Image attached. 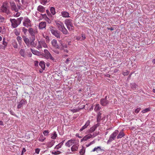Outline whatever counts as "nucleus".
<instances>
[{
	"mask_svg": "<svg viewBox=\"0 0 155 155\" xmlns=\"http://www.w3.org/2000/svg\"><path fill=\"white\" fill-rule=\"evenodd\" d=\"M34 41L33 40L31 42V46L36 47L38 49L41 48L42 47L45 48L47 47V45L44 40L38 41L36 43H35Z\"/></svg>",
	"mask_w": 155,
	"mask_h": 155,
	"instance_id": "nucleus-1",
	"label": "nucleus"
},
{
	"mask_svg": "<svg viewBox=\"0 0 155 155\" xmlns=\"http://www.w3.org/2000/svg\"><path fill=\"white\" fill-rule=\"evenodd\" d=\"M55 22L57 27L59 30L61 31L64 35L68 34V31L65 28L62 22L60 21H57Z\"/></svg>",
	"mask_w": 155,
	"mask_h": 155,
	"instance_id": "nucleus-2",
	"label": "nucleus"
},
{
	"mask_svg": "<svg viewBox=\"0 0 155 155\" xmlns=\"http://www.w3.org/2000/svg\"><path fill=\"white\" fill-rule=\"evenodd\" d=\"M23 18L21 17L16 19H10V21L11 23V26L14 28L17 27L20 24Z\"/></svg>",
	"mask_w": 155,
	"mask_h": 155,
	"instance_id": "nucleus-3",
	"label": "nucleus"
},
{
	"mask_svg": "<svg viewBox=\"0 0 155 155\" xmlns=\"http://www.w3.org/2000/svg\"><path fill=\"white\" fill-rule=\"evenodd\" d=\"M28 31L30 35L32 37V40H35V35L38 33L37 28H32L30 27L28 29Z\"/></svg>",
	"mask_w": 155,
	"mask_h": 155,
	"instance_id": "nucleus-4",
	"label": "nucleus"
},
{
	"mask_svg": "<svg viewBox=\"0 0 155 155\" xmlns=\"http://www.w3.org/2000/svg\"><path fill=\"white\" fill-rule=\"evenodd\" d=\"M49 29L51 34L54 35L57 38H59L60 37V34L58 32V31L56 30L55 28L53 27L52 26L49 27Z\"/></svg>",
	"mask_w": 155,
	"mask_h": 155,
	"instance_id": "nucleus-5",
	"label": "nucleus"
},
{
	"mask_svg": "<svg viewBox=\"0 0 155 155\" xmlns=\"http://www.w3.org/2000/svg\"><path fill=\"white\" fill-rule=\"evenodd\" d=\"M23 25L25 27L27 28L31 27L32 25L31 22L28 17H25L23 22Z\"/></svg>",
	"mask_w": 155,
	"mask_h": 155,
	"instance_id": "nucleus-6",
	"label": "nucleus"
},
{
	"mask_svg": "<svg viewBox=\"0 0 155 155\" xmlns=\"http://www.w3.org/2000/svg\"><path fill=\"white\" fill-rule=\"evenodd\" d=\"M118 132H119L118 130H115V131L110 135L109 139L107 141V143L111 142L114 140L116 136L118 133Z\"/></svg>",
	"mask_w": 155,
	"mask_h": 155,
	"instance_id": "nucleus-7",
	"label": "nucleus"
},
{
	"mask_svg": "<svg viewBox=\"0 0 155 155\" xmlns=\"http://www.w3.org/2000/svg\"><path fill=\"white\" fill-rule=\"evenodd\" d=\"M8 7V2H4L1 8V10L2 12H3L8 13L9 12V11L7 9Z\"/></svg>",
	"mask_w": 155,
	"mask_h": 155,
	"instance_id": "nucleus-8",
	"label": "nucleus"
},
{
	"mask_svg": "<svg viewBox=\"0 0 155 155\" xmlns=\"http://www.w3.org/2000/svg\"><path fill=\"white\" fill-rule=\"evenodd\" d=\"M44 52L45 54V57L47 59H50V60L54 61V59L52 56L48 51L47 49L44 50Z\"/></svg>",
	"mask_w": 155,
	"mask_h": 155,
	"instance_id": "nucleus-9",
	"label": "nucleus"
},
{
	"mask_svg": "<svg viewBox=\"0 0 155 155\" xmlns=\"http://www.w3.org/2000/svg\"><path fill=\"white\" fill-rule=\"evenodd\" d=\"M97 135V134L95 135L94 134H93V135L91 134H89L83 137L84 140V141H87L89 139L94 137Z\"/></svg>",
	"mask_w": 155,
	"mask_h": 155,
	"instance_id": "nucleus-10",
	"label": "nucleus"
},
{
	"mask_svg": "<svg viewBox=\"0 0 155 155\" xmlns=\"http://www.w3.org/2000/svg\"><path fill=\"white\" fill-rule=\"evenodd\" d=\"M26 101L24 99L21 100L19 102H18L17 108L18 109H20L21 108L23 105H25L26 103Z\"/></svg>",
	"mask_w": 155,
	"mask_h": 155,
	"instance_id": "nucleus-11",
	"label": "nucleus"
},
{
	"mask_svg": "<svg viewBox=\"0 0 155 155\" xmlns=\"http://www.w3.org/2000/svg\"><path fill=\"white\" fill-rule=\"evenodd\" d=\"M51 44L52 46L55 48L59 49L60 47L57 43V41L55 39H53L51 41Z\"/></svg>",
	"mask_w": 155,
	"mask_h": 155,
	"instance_id": "nucleus-12",
	"label": "nucleus"
},
{
	"mask_svg": "<svg viewBox=\"0 0 155 155\" xmlns=\"http://www.w3.org/2000/svg\"><path fill=\"white\" fill-rule=\"evenodd\" d=\"M104 149L101 148L100 146L95 147L91 151V152H94L96 151L97 153H98L99 151H104Z\"/></svg>",
	"mask_w": 155,
	"mask_h": 155,
	"instance_id": "nucleus-13",
	"label": "nucleus"
},
{
	"mask_svg": "<svg viewBox=\"0 0 155 155\" xmlns=\"http://www.w3.org/2000/svg\"><path fill=\"white\" fill-rule=\"evenodd\" d=\"M46 23L45 21H41L39 24L38 28L40 29H42L45 28Z\"/></svg>",
	"mask_w": 155,
	"mask_h": 155,
	"instance_id": "nucleus-14",
	"label": "nucleus"
},
{
	"mask_svg": "<svg viewBox=\"0 0 155 155\" xmlns=\"http://www.w3.org/2000/svg\"><path fill=\"white\" fill-rule=\"evenodd\" d=\"M106 97H106V98L102 99L101 100V104L102 106H106L108 103V101L106 99Z\"/></svg>",
	"mask_w": 155,
	"mask_h": 155,
	"instance_id": "nucleus-15",
	"label": "nucleus"
},
{
	"mask_svg": "<svg viewBox=\"0 0 155 155\" xmlns=\"http://www.w3.org/2000/svg\"><path fill=\"white\" fill-rule=\"evenodd\" d=\"M11 6L12 10H14L16 12L18 11V9L16 7L15 3L13 2H11L10 3Z\"/></svg>",
	"mask_w": 155,
	"mask_h": 155,
	"instance_id": "nucleus-16",
	"label": "nucleus"
},
{
	"mask_svg": "<svg viewBox=\"0 0 155 155\" xmlns=\"http://www.w3.org/2000/svg\"><path fill=\"white\" fill-rule=\"evenodd\" d=\"M74 140L73 139H71L68 140L65 144V146L68 147H70L74 143Z\"/></svg>",
	"mask_w": 155,
	"mask_h": 155,
	"instance_id": "nucleus-17",
	"label": "nucleus"
},
{
	"mask_svg": "<svg viewBox=\"0 0 155 155\" xmlns=\"http://www.w3.org/2000/svg\"><path fill=\"white\" fill-rule=\"evenodd\" d=\"M90 121L89 120H88L86 123L85 125L83 126L80 130V131L81 132L84 130L86 129L89 125Z\"/></svg>",
	"mask_w": 155,
	"mask_h": 155,
	"instance_id": "nucleus-18",
	"label": "nucleus"
},
{
	"mask_svg": "<svg viewBox=\"0 0 155 155\" xmlns=\"http://www.w3.org/2000/svg\"><path fill=\"white\" fill-rule=\"evenodd\" d=\"M23 40L27 46H29L31 45V42L30 43L29 39L28 38H27L26 36H23L22 37Z\"/></svg>",
	"mask_w": 155,
	"mask_h": 155,
	"instance_id": "nucleus-19",
	"label": "nucleus"
},
{
	"mask_svg": "<svg viewBox=\"0 0 155 155\" xmlns=\"http://www.w3.org/2000/svg\"><path fill=\"white\" fill-rule=\"evenodd\" d=\"M61 16L64 18H69L70 17L69 13L66 11L62 12H61Z\"/></svg>",
	"mask_w": 155,
	"mask_h": 155,
	"instance_id": "nucleus-20",
	"label": "nucleus"
},
{
	"mask_svg": "<svg viewBox=\"0 0 155 155\" xmlns=\"http://www.w3.org/2000/svg\"><path fill=\"white\" fill-rule=\"evenodd\" d=\"M42 17L48 23L50 24L51 23V20L47 17L46 14H42Z\"/></svg>",
	"mask_w": 155,
	"mask_h": 155,
	"instance_id": "nucleus-21",
	"label": "nucleus"
},
{
	"mask_svg": "<svg viewBox=\"0 0 155 155\" xmlns=\"http://www.w3.org/2000/svg\"><path fill=\"white\" fill-rule=\"evenodd\" d=\"M37 10L41 13H43L45 11V8L42 5H39L37 8Z\"/></svg>",
	"mask_w": 155,
	"mask_h": 155,
	"instance_id": "nucleus-22",
	"label": "nucleus"
},
{
	"mask_svg": "<svg viewBox=\"0 0 155 155\" xmlns=\"http://www.w3.org/2000/svg\"><path fill=\"white\" fill-rule=\"evenodd\" d=\"M79 145L77 144L74 145L71 147V151L72 152H75L78 150Z\"/></svg>",
	"mask_w": 155,
	"mask_h": 155,
	"instance_id": "nucleus-23",
	"label": "nucleus"
},
{
	"mask_svg": "<svg viewBox=\"0 0 155 155\" xmlns=\"http://www.w3.org/2000/svg\"><path fill=\"white\" fill-rule=\"evenodd\" d=\"M57 134L55 131H54L51 134V138L52 139H55L57 137Z\"/></svg>",
	"mask_w": 155,
	"mask_h": 155,
	"instance_id": "nucleus-24",
	"label": "nucleus"
},
{
	"mask_svg": "<svg viewBox=\"0 0 155 155\" xmlns=\"http://www.w3.org/2000/svg\"><path fill=\"white\" fill-rule=\"evenodd\" d=\"M125 135L124 134L123 132V131H121L119 134L117 136V139H120L122 138Z\"/></svg>",
	"mask_w": 155,
	"mask_h": 155,
	"instance_id": "nucleus-25",
	"label": "nucleus"
},
{
	"mask_svg": "<svg viewBox=\"0 0 155 155\" xmlns=\"http://www.w3.org/2000/svg\"><path fill=\"white\" fill-rule=\"evenodd\" d=\"M46 139L45 137L42 134H41L38 138V140L40 142H43Z\"/></svg>",
	"mask_w": 155,
	"mask_h": 155,
	"instance_id": "nucleus-26",
	"label": "nucleus"
},
{
	"mask_svg": "<svg viewBox=\"0 0 155 155\" xmlns=\"http://www.w3.org/2000/svg\"><path fill=\"white\" fill-rule=\"evenodd\" d=\"M101 114L100 112H99L97 113V122H100L101 120Z\"/></svg>",
	"mask_w": 155,
	"mask_h": 155,
	"instance_id": "nucleus-27",
	"label": "nucleus"
},
{
	"mask_svg": "<svg viewBox=\"0 0 155 155\" xmlns=\"http://www.w3.org/2000/svg\"><path fill=\"white\" fill-rule=\"evenodd\" d=\"M65 23L66 26L71 25L72 24V20L70 19H66L65 21Z\"/></svg>",
	"mask_w": 155,
	"mask_h": 155,
	"instance_id": "nucleus-28",
	"label": "nucleus"
},
{
	"mask_svg": "<svg viewBox=\"0 0 155 155\" xmlns=\"http://www.w3.org/2000/svg\"><path fill=\"white\" fill-rule=\"evenodd\" d=\"M130 86L133 90H136L137 87V85L135 83L130 84Z\"/></svg>",
	"mask_w": 155,
	"mask_h": 155,
	"instance_id": "nucleus-29",
	"label": "nucleus"
},
{
	"mask_svg": "<svg viewBox=\"0 0 155 155\" xmlns=\"http://www.w3.org/2000/svg\"><path fill=\"white\" fill-rule=\"evenodd\" d=\"M39 66L41 67L42 70H44L45 68V62L43 61H41L39 63Z\"/></svg>",
	"mask_w": 155,
	"mask_h": 155,
	"instance_id": "nucleus-30",
	"label": "nucleus"
},
{
	"mask_svg": "<svg viewBox=\"0 0 155 155\" xmlns=\"http://www.w3.org/2000/svg\"><path fill=\"white\" fill-rule=\"evenodd\" d=\"M85 148L83 146L82 147V149L80 150L79 151V153L81 155H84L85 153Z\"/></svg>",
	"mask_w": 155,
	"mask_h": 155,
	"instance_id": "nucleus-31",
	"label": "nucleus"
},
{
	"mask_svg": "<svg viewBox=\"0 0 155 155\" xmlns=\"http://www.w3.org/2000/svg\"><path fill=\"white\" fill-rule=\"evenodd\" d=\"M61 152L59 150H55L52 151V153L54 155H58L61 153Z\"/></svg>",
	"mask_w": 155,
	"mask_h": 155,
	"instance_id": "nucleus-32",
	"label": "nucleus"
},
{
	"mask_svg": "<svg viewBox=\"0 0 155 155\" xmlns=\"http://www.w3.org/2000/svg\"><path fill=\"white\" fill-rule=\"evenodd\" d=\"M50 10L51 14L53 15H54L55 14L56 12L55 9L54 7H51L50 8Z\"/></svg>",
	"mask_w": 155,
	"mask_h": 155,
	"instance_id": "nucleus-33",
	"label": "nucleus"
},
{
	"mask_svg": "<svg viewBox=\"0 0 155 155\" xmlns=\"http://www.w3.org/2000/svg\"><path fill=\"white\" fill-rule=\"evenodd\" d=\"M101 108L100 107L99 104H96L94 110L95 111H97L99 110Z\"/></svg>",
	"mask_w": 155,
	"mask_h": 155,
	"instance_id": "nucleus-34",
	"label": "nucleus"
},
{
	"mask_svg": "<svg viewBox=\"0 0 155 155\" xmlns=\"http://www.w3.org/2000/svg\"><path fill=\"white\" fill-rule=\"evenodd\" d=\"M49 131L48 130H45L43 131V134L44 136H48L49 135Z\"/></svg>",
	"mask_w": 155,
	"mask_h": 155,
	"instance_id": "nucleus-35",
	"label": "nucleus"
},
{
	"mask_svg": "<svg viewBox=\"0 0 155 155\" xmlns=\"http://www.w3.org/2000/svg\"><path fill=\"white\" fill-rule=\"evenodd\" d=\"M31 50L32 53L35 55H38L39 54V51H37L34 50L31 48Z\"/></svg>",
	"mask_w": 155,
	"mask_h": 155,
	"instance_id": "nucleus-36",
	"label": "nucleus"
},
{
	"mask_svg": "<svg viewBox=\"0 0 155 155\" xmlns=\"http://www.w3.org/2000/svg\"><path fill=\"white\" fill-rule=\"evenodd\" d=\"M67 28L69 31H72L74 29V26L73 25V24L67 26Z\"/></svg>",
	"mask_w": 155,
	"mask_h": 155,
	"instance_id": "nucleus-37",
	"label": "nucleus"
},
{
	"mask_svg": "<svg viewBox=\"0 0 155 155\" xmlns=\"http://www.w3.org/2000/svg\"><path fill=\"white\" fill-rule=\"evenodd\" d=\"M96 129V128L94 126H93L89 130V132L90 133H92L94 132Z\"/></svg>",
	"mask_w": 155,
	"mask_h": 155,
	"instance_id": "nucleus-38",
	"label": "nucleus"
},
{
	"mask_svg": "<svg viewBox=\"0 0 155 155\" xmlns=\"http://www.w3.org/2000/svg\"><path fill=\"white\" fill-rule=\"evenodd\" d=\"M5 20L4 18L0 15V23H5Z\"/></svg>",
	"mask_w": 155,
	"mask_h": 155,
	"instance_id": "nucleus-39",
	"label": "nucleus"
},
{
	"mask_svg": "<svg viewBox=\"0 0 155 155\" xmlns=\"http://www.w3.org/2000/svg\"><path fill=\"white\" fill-rule=\"evenodd\" d=\"M19 53L21 56L24 57L25 52L24 49H21L20 50Z\"/></svg>",
	"mask_w": 155,
	"mask_h": 155,
	"instance_id": "nucleus-40",
	"label": "nucleus"
},
{
	"mask_svg": "<svg viewBox=\"0 0 155 155\" xmlns=\"http://www.w3.org/2000/svg\"><path fill=\"white\" fill-rule=\"evenodd\" d=\"M17 40L19 44H21L22 42V38L20 36H18L17 38Z\"/></svg>",
	"mask_w": 155,
	"mask_h": 155,
	"instance_id": "nucleus-41",
	"label": "nucleus"
},
{
	"mask_svg": "<svg viewBox=\"0 0 155 155\" xmlns=\"http://www.w3.org/2000/svg\"><path fill=\"white\" fill-rule=\"evenodd\" d=\"M13 46L15 48H18V45L16 41H14L13 42Z\"/></svg>",
	"mask_w": 155,
	"mask_h": 155,
	"instance_id": "nucleus-42",
	"label": "nucleus"
},
{
	"mask_svg": "<svg viewBox=\"0 0 155 155\" xmlns=\"http://www.w3.org/2000/svg\"><path fill=\"white\" fill-rule=\"evenodd\" d=\"M22 31L24 32V34L26 35L28 30L25 27H22Z\"/></svg>",
	"mask_w": 155,
	"mask_h": 155,
	"instance_id": "nucleus-43",
	"label": "nucleus"
},
{
	"mask_svg": "<svg viewBox=\"0 0 155 155\" xmlns=\"http://www.w3.org/2000/svg\"><path fill=\"white\" fill-rule=\"evenodd\" d=\"M81 108H79V109L78 108V109L76 108V109H73L71 110L73 112V113H75L77 112L80 109H81Z\"/></svg>",
	"mask_w": 155,
	"mask_h": 155,
	"instance_id": "nucleus-44",
	"label": "nucleus"
},
{
	"mask_svg": "<svg viewBox=\"0 0 155 155\" xmlns=\"http://www.w3.org/2000/svg\"><path fill=\"white\" fill-rule=\"evenodd\" d=\"M150 110V109L149 108H147L143 110L141 112L143 113H146L148 111H149Z\"/></svg>",
	"mask_w": 155,
	"mask_h": 155,
	"instance_id": "nucleus-45",
	"label": "nucleus"
},
{
	"mask_svg": "<svg viewBox=\"0 0 155 155\" xmlns=\"http://www.w3.org/2000/svg\"><path fill=\"white\" fill-rule=\"evenodd\" d=\"M129 72L127 70L124 71L123 72V74L124 75H127L129 74Z\"/></svg>",
	"mask_w": 155,
	"mask_h": 155,
	"instance_id": "nucleus-46",
	"label": "nucleus"
},
{
	"mask_svg": "<svg viewBox=\"0 0 155 155\" xmlns=\"http://www.w3.org/2000/svg\"><path fill=\"white\" fill-rule=\"evenodd\" d=\"M61 45L62 47V48H60L59 49L61 50H62L63 49V48H66L67 47V45L66 44H61Z\"/></svg>",
	"mask_w": 155,
	"mask_h": 155,
	"instance_id": "nucleus-47",
	"label": "nucleus"
},
{
	"mask_svg": "<svg viewBox=\"0 0 155 155\" xmlns=\"http://www.w3.org/2000/svg\"><path fill=\"white\" fill-rule=\"evenodd\" d=\"M81 41L84 40L86 38L85 36V35L82 34L81 35Z\"/></svg>",
	"mask_w": 155,
	"mask_h": 155,
	"instance_id": "nucleus-48",
	"label": "nucleus"
},
{
	"mask_svg": "<svg viewBox=\"0 0 155 155\" xmlns=\"http://www.w3.org/2000/svg\"><path fill=\"white\" fill-rule=\"evenodd\" d=\"M61 146H60V145L59 144H58L55 146V147L54 148V149L57 150H58L60 148H61Z\"/></svg>",
	"mask_w": 155,
	"mask_h": 155,
	"instance_id": "nucleus-49",
	"label": "nucleus"
},
{
	"mask_svg": "<svg viewBox=\"0 0 155 155\" xmlns=\"http://www.w3.org/2000/svg\"><path fill=\"white\" fill-rule=\"evenodd\" d=\"M97 123L93 126L96 129L100 124V122H97Z\"/></svg>",
	"mask_w": 155,
	"mask_h": 155,
	"instance_id": "nucleus-50",
	"label": "nucleus"
},
{
	"mask_svg": "<svg viewBox=\"0 0 155 155\" xmlns=\"http://www.w3.org/2000/svg\"><path fill=\"white\" fill-rule=\"evenodd\" d=\"M140 110H141L140 108V107L138 108L135 110L134 112L135 113H137L138 112H139Z\"/></svg>",
	"mask_w": 155,
	"mask_h": 155,
	"instance_id": "nucleus-51",
	"label": "nucleus"
},
{
	"mask_svg": "<svg viewBox=\"0 0 155 155\" xmlns=\"http://www.w3.org/2000/svg\"><path fill=\"white\" fill-rule=\"evenodd\" d=\"M14 33L16 36L19 35L20 33L18 32L16 29H15L14 31Z\"/></svg>",
	"mask_w": 155,
	"mask_h": 155,
	"instance_id": "nucleus-52",
	"label": "nucleus"
},
{
	"mask_svg": "<svg viewBox=\"0 0 155 155\" xmlns=\"http://www.w3.org/2000/svg\"><path fill=\"white\" fill-rule=\"evenodd\" d=\"M20 13L19 12H17L16 14H14V15L15 17H18L20 15Z\"/></svg>",
	"mask_w": 155,
	"mask_h": 155,
	"instance_id": "nucleus-53",
	"label": "nucleus"
},
{
	"mask_svg": "<svg viewBox=\"0 0 155 155\" xmlns=\"http://www.w3.org/2000/svg\"><path fill=\"white\" fill-rule=\"evenodd\" d=\"M46 12L47 15L49 17L51 16L49 11L48 10H46Z\"/></svg>",
	"mask_w": 155,
	"mask_h": 155,
	"instance_id": "nucleus-54",
	"label": "nucleus"
},
{
	"mask_svg": "<svg viewBox=\"0 0 155 155\" xmlns=\"http://www.w3.org/2000/svg\"><path fill=\"white\" fill-rule=\"evenodd\" d=\"M35 153L37 154H38L40 152V149L39 148H37L35 150Z\"/></svg>",
	"mask_w": 155,
	"mask_h": 155,
	"instance_id": "nucleus-55",
	"label": "nucleus"
},
{
	"mask_svg": "<svg viewBox=\"0 0 155 155\" xmlns=\"http://www.w3.org/2000/svg\"><path fill=\"white\" fill-rule=\"evenodd\" d=\"M5 39L3 38V44L5 46H7V43L6 42H5Z\"/></svg>",
	"mask_w": 155,
	"mask_h": 155,
	"instance_id": "nucleus-56",
	"label": "nucleus"
},
{
	"mask_svg": "<svg viewBox=\"0 0 155 155\" xmlns=\"http://www.w3.org/2000/svg\"><path fill=\"white\" fill-rule=\"evenodd\" d=\"M95 142V140H94L93 141L90 142L89 143L90 144V145H91L93 144H94Z\"/></svg>",
	"mask_w": 155,
	"mask_h": 155,
	"instance_id": "nucleus-57",
	"label": "nucleus"
},
{
	"mask_svg": "<svg viewBox=\"0 0 155 155\" xmlns=\"http://www.w3.org/2000/svg\"><path fill=\"white\" fill-rule=\"evenodd\" d=\"M38 61H35V66H38Z\"/></svg>",
	"mask_w": 155,
	"mask_h": 155,
	"instance_id": "nucleus-58",
	"label": "nucleus"
},
{
	"mask_svg": "<svg viewBox=\"0 0 155 155\" xmlns=\"http://www.w3.org/2000/svg\"><path fill=\"white\" fill-rule=\"evenodd\" d=\"M81 37L80 36H77L76 39L78 40H81Z\"/></svg>",
	"mask_w": 155,
	"mask_h": 155,
	"instance_id": "nucleus-59",
	"label": "nucleus"
},
{
	"mask_svg": "<svg viewBox=\"0 0 155 155\" xmlns=\"http://www.w3.org/2000/svg\"><path fill=\"white\" fill-rule=\"evenodd\" d=\"M69 61H70V60H69V58H67V59H66V61H65V63H66V64H68V62H69Z\"/></svg>",
	"mask_w": 155,
	"mask_h": 155,
	"instance_id": "nucleus-60",
	"label": "nucleus"
},
{
	"mask_svg": "<svg viewBox=\"0 0 155 155\" xmlns=\"http://www.w3.org/2000/svg\"><path fill=\"white\" fill-rule=\"evenodd\" d=\"M26 151V150L25 148H24L23 149V150H22V153H23L25 152Z\"/></svg>",
	"mask_w": 155,
	"mask_h": 155,
	"instance_id": "nucleus-61",
	"label": "nucleus"
},
{
	"mask_svg": "<svg viewBox=\"0 0 155 155\" xmlns=\"http://www.w3.org/2000/svg\"><path fill=\"white\" fill-rule=\"evenodd\" d=\"M64 141H63L61 142L59 144L61 146V147L62 146V145H63V143H64Z\"/></svg>",
	"mask_w": 155,
	"mask_h": 155,
	"instance_id": "nucleus-62",
	"label": "nucleus"
},
{
	"mask_svg": "<svg viewBox=\"0 0 155 155\" xmlns=\"http://www.w3.org/2000/svg\"><path fill=\"white\" fill-rule=\"evenodd\" d=\"M0 125L1 126H4V124L2 121H0Z\"/></svg>",
	"mask_w": 155,
	"mask_h": 155,
	"instance_id": "nucleus-63",
	"label": "nucleus"
},
{
	"mask_svg": "<svg viewBox=\"0 0 155 155\" xmlns=\"http://www.w3.org/2000/svg\"><path fill=\"white\" fill-rule=\"evenodd\" d=\"M64 52H65L67 53H68V50L66 49H64Z\"/></svg>",
	"mask_w": 155,
	"mask_h": 155,
	"instance_id": "nucleus-64",
	"label": "nucleus"
}]
</instances>
